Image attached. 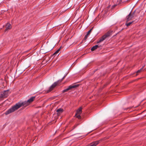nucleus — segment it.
<instances>
[{
    "mask_svg": "<svg viewBox=\"0 0 146 146\" xmlns=\"http://www.w3.org/2000/svg\"><path fill=\"white\" fill-rule=\"evenodd\" d=\"M77 87V86L76 85H70L69 86L68 88L63 90L62 91V92L63 93H64L66 92H67L69 90H71L72 89L74 88Z\"/></svg>",
    "mask_w": 146,
    "mask_h": 146,
    "instance_id": "20e7f679",
    "label": "nucleus"
},
{
    "mask_svg": "<svg viewBox=\"0 0 146 146\" xmlns=\"http://www.w3.org/2000/svg\"><path fill=\"white\" fill-rule=\"evenodd\" d=\"M61 46L57 50L52 56H53L54 57L57 54H58L59 51L60 50V49Z\"/></svg>",
    "mask_w": 146,
    "mask_h": 146,
    "instance_id": "ddd939ff",
    "label": "nucleus"
},
{
    "mask_svg": "<svg viewBox=\"0 0 146 146\" xmlns=\"http://www.w3.org/2000/svg\"><path fill=\"white\" fill-rule=\"evenodd\" d=\"M82 108L81 107L79 108L77 110L75 115H76L81 113L82 112Z\"/></svg>",
    "mask_w": 146,
    "mask_h": 146,
    "instance_id": "f8f14e48",
    "label": "nucleus"
},
{
    "mask_svg": "<svg viewBox=\"0 0 146 146\" xmlns=\"http://www.w3.org/2000/svg\"><path fill=\"white\" fill-rule=\"evenodd\" d=\"M9 90H4L1 92L0 94V99H2L4 98H7L9 94Z\"/></svg>",
    "mask_w": 146,
    "mask_h": 146,
    "instance_id": "f03ea898",
    "label": "nucleus"
},
{
    "mask_svg": "<svg viewBox=\"0 0 146 146\" xmlns=\"http://www.w3.org/2000/svg\"><path fill=\"white\" fill-rule=\"evenodd\" d=\"M134 21H133L131 22H129L128 23H126L125 25L127 27H128L130 26L131 24L133 23Z\"/></svg>",
    "mask_w": 146,
    "mask_h": 146,
    "instance_id": "2eb2a0df",
    "label": "nucleus"
},
{
    "mask_svg": "<svg viewBox=\"0 0 146 146\" xmlns=\"http://www.w3.org/2000/svg\"><path fill=\"white\" fill-rule=\"evenodd\" d=\"M111 35V33L110 32H108L106 33L104 35V36H105V38H106L107 37H108L110 36Z\"/></svg>",
    "mask_w": 146,
    "mask_h": 146,
    "instance_id": "4468645a",
    "label": "nucleus"
},
{
    "mask_svg": "<svg viewBox=\"0 0 146 146\" xmlns=\"http://www.w3.org/2000/svg\"><path fill=\"white\" fill-rule=\"evenodd\" d=\"M66 75H67V74H66L65 76H64V77L62 78V79L61 80H62L66 76Z\"/></svg>",
    "mask_w": 146,
    "mask_h": 146,
    "instance_id": "6ab92c4d",
    "label": "nucleus"
},
{
    "mask_svg": "<svg viewBox=\"0 0 146 146\" xmlns=\"http://www.w3.org/2000/svg\"><path fill=\"white\" fill-rule=\"evenodd\" d=\"M92 28L90 29L89 31L85 35L84 38V40H86L87 39V38L90 35V33L92 32Z\"/></svg>",
    "mask_w": 146,
    "mask_h": 146,
    "instance_id": "423d86ee",
    "label": "nucleus"
},
{
    "mask_svg": "<svg viewBox=\"0 0 146 146\" xmlns=\"http://www.w3.org/2000/svg\"><path fill=\"white\" fill-rule=\"evenodd\" d=\"M66 75H67V74H66L65 76H64V77L62 78V79L61 80H62L66 76Z\"/></svg>",
    "mask_w": 146,
    "mask_h": 146,
    "instance_id": "a211bd4d",
    "label": "nucleus"
},
{
    "mask_svg": "<svg viewBox=\"0 0 146 146\" xmlns=\"http://www.w3.org/2000/svg\"><path fill=\"white\" fill-rule=\"evenodd\" d=\"M29 105L27 101H25L22 103L19 102L16 104L14 106L12 107L10 109L7 111L5 113L6 115H8L10 113L15 111L18 110L20 107L22 106H26Z\"/></svg>",
    "mask_w": 146,
    "mask_h": 146,
    "instance_id": "f257e3e1",
    "label": "nucleus"
},
{
    "mask_svg": "<svg viewBox=\"0 0 146 146\" xmlns=\"http://www.w3.org/2000/svg\"><path fill=\"white\" fill-rule=\"evenodd\" d=\"M106 39V38H105V36L103 35L102 37L100 38V39L96 43L98 44L99 43H100Z\"/></svg>",
    "mask_w": 146,
    "mask_h": 146,
    "instance_id": "6e6552de",
    "label": "nucleus"
},
{
    "mask_svg": "<svg viewBox=\"0 0 146 146\" xmlns=\"http://www.w3.org/2000/svg\"><path fill=\"white\" fill-rule=\"evenodd\" d=\"M144 67V66H143V67L140 69L138 70L137 72V73H139L143 70V68Z\"/></svg>",
    "mask_w": 146,
    "mask_h": 146,
    "instance_id": "dca6fc26",
    "label": "nucleus"
},
{
    "mask_svg": "<svg viewBox=\"0 0 146 146\" xmlns=\"http://www.w3.org/2000/svg\"><path fill=\"white\" fill-rule=\"evenodd\" d=\"M35 98V96L32 97L30 99H29L27 101L28 103L29 104L30 103H32L33 101Z\"/></svg>",
    "mask_w": 146,
    "mask_h": 146,
    "instance_id": "1a4fd4ad",
    "label": "nucleus"
},
{
    "mask_svg": "<svg viewBox=\"0 0 146 146\" xmlns=\"http://www.w3.org/2000/svg\"><path fill=\"white\" fill-rule=\"evenodd\" d=\"M134 12H133L132 14H131V12L129 14V15L126 17L127 18V22L131 20L132 18L134 17Z\"/></svg>",
    "mask_w": 146,
    "mask_h": 146,
    "instance_id": "39448f33",
    "label": "nucleus"
},
{
    "mask_svg": "<svg viewBox=\"0 0 146 146\" xmlns=\"http://www.w3.org/2000/svg\"><path fill=\"white\" fill-rule=\"evenodd\" d=\"M58 81L54 82L49 88L47 91L46 93H48L52 91L53 88H54L58 84Z\"/></svg>",
    "mask_w": 146,
    "mask_h": 146,
    "instance_id": "7ed1b4c3",
    "label": "nucleus"
},
{
    "mask_svg": "<svg viewBox=\"0 0 146 146\" xmlns=\"http://www.w3.org/2000/svg\"><path fill=\"white\" fill-rule=\"evenodd\" d=\"M11 27V25L9 23H7L6 26V29L5 30V31H6L10 29Z\"/></svg>",
    "mask_w": 146,
    "mask_h": 146,
    "instance_id": "0eeeda50",
    "label": "nucleus"
},
{
    "mask_svg": "<svg viewBox=\"0 0 146 146\" xmlns=\"http://www.w3.org/2000/svg\"><path fill=\"white\" fill-rule=\"evenodd\" d=\"M101 46V45H96L93 46L91 49L92 51H94L95 50L97 49L98 48H99Z\"/></svg>",
    "mask_w": 146,
    "mask_h": 146,
    "instance_id": "9b49d317",
    "label": "nucleus"
},
{
    "mask_svg": "<svg viewBox=\"0 0 146 146\" xmlns=\"http://www.w3.org/2000/svg\"><path fill=\"white\" fill-rule=\"evenodd\" d=\"M63 110L62 108H59L56 110V112H57V115H59L60 114L63 112Z\"/></svg>",
    "mask_w": 146,
    "mask_h": 146,
    "instance_id": "9d476101",
    "label": "nucleus"
},
{
    "mask_svg": "<svg viewBox=\"0 0 146 146\" xmlns=\"http://www.w3.org/2000/svg\"><path fill=\"white\" fill-rule=\"evenodd\" d=\"M76 117L78 118V119H80L81 118V117L80 115H78V114L76 115Z\"/></svg>",
    "mask_w": 146,
    "mask_h": 146,
    "instance_id": "f3484780",
    "label": "nucleus"
}]
</instances>
